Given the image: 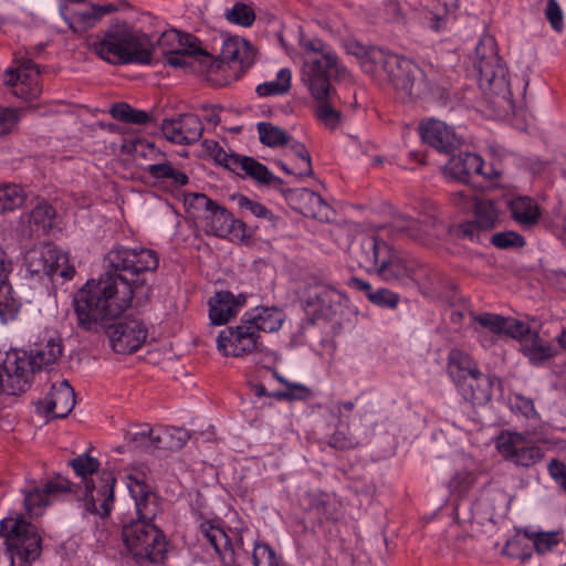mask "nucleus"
<instances>
[{
	"instance_id": "1",
	"label": "nucleus",
	"mask_w": 566,
	"mask_h": 566,
	"mask_svg": "<svg viewBox=\"0 0 566 566\" xmlns=\"http://www.w3.org/2000/svg\"><path fill=\"white\" fill-rule=\"evenodd\" d=\"M104 262V275L98 281H87L73 297L77 325L87 332H98L130 306L135 286L144 284L143 275L157 270L159 256L142 245L116 244L105 254Z\"/></svg>"
},
{
	"instance_id": "2",
	"label": "nucleus",
	"mask_w": 566,
	"mask_h": 566,
	"mask_svg": "<svg viewBox=\"0 0 566 566\" xmlns=\"http://www.w3.org/2000/svg\"><path fill=\"white\" fill-rule=\"evenodd\" d=\"M303 64L301 81L318 103L317 119L328 129L335 130L342 123V115L329 101L335 94L332 81L344 80L348 71L331 45L318 38L300 39Z\"/></svg>"
},
{
	"instance_id": "3",
	"label": "nucleus",
	"mask_w": 566,
	"mask_h": 566,
	"mask_svg": "<svg viewBox=\"0 0 566 566\" xmlns=\"http://www.w3.org/2000/svg\"><path fill=\"white\" fill-rule=\"evenodd\" d=\"M63 353L62 339L54 331H45L30 354L15 349L0 358V373L11 394L25 391L32 375L55 364Z\"/></svg>"
},
{
	"instance_id": "4",
	"label": "nucleus",
	"mask_w": 566,
	"mask_h": 566,
	"mask_svg": "<svg viewBox=\"0 0 566 566\" xmlns=\"http://www.w3.org/2000/svg\"><path fill=\"white\" fill-rule=\"evenodd\" d=\"M94 52L111 64H149L155 50L149 35L135 30L127 23L111 27L103 38L95 42Z\"/></svg>"
},
{
	"instance_id": "5",
	"label": "nucleus",
	"mask_w": 566,
	"mask_h": 566,
	"mask_svg": "<svg viewBox=\"0 0 566 566\" xmlns=\"http://www.w3.org/2000/svg\"><path fill=\"white\" fill-rule=\"evenodd\" d=\"M353 255L359 268L366 272H375L388 282L408 284L415 279L417 265L395 252L384 240L374 235L360 239L353 249Z\"/></svg>"
},
{
	"instance_id": "6",
	"label": "nucleus",
	"mask_w": 566,
	"mask_h": 566,
	"mask_svg": "<svg viewBox=\"0 0 566 566\" xmlns=\"http://www.w3.org/2000/svg\"><path fill=\"white\" fill-rule=\"evenodd\" d=\"M374 56L378 64L371 75L388 80L396 90L407 95H412L415 90L416 94H422L442 84L438 71L431 64L420 69L411 60L386 51L376 52Z\"/></svg>"
},
{
	"instance_id": "7",
	"label": "nucleus",
	"mask_w": 566,
	"mask_h": 566,
	"mask_svg": "<svg viewBox=\"0 0 566 566\" xmlns=\"http://www.w3.org/2000/svg\"><path fill=\"white\" fill-rule=\"evenodd\" d=\"M70 465L84 484L86 511L101 517H107L114 507V486L116 483L114 474L111 471L98 473V460L87 453L71 460Z\"/></svg>"
},
{
	"instance_id": "8",
	"label": "nucleus",
	"mask_w": 566,
	"mask_h": 566,
	"mask_svg": "<svg viewBox=\"0 0 566 566\" xmlns=\"http://www.w3.org/2000/svg\"><path fill=\"white\" fill-rule=\"evenodd\" d=\"M123 541L137 566H161L168 554V541L154 523L130 521L123 526Z\"/></svg>"
},
{
	"instance_id": "9",
	"label": "nucleus",
	"mask_w": 566,
	"mask_h": 566,
	"mask_svg": "<svg viewBox=\"0 0 566 566\" xmlns=\"http://www.w3.org/2000/svg\"><path fill=\"white\" fill-rule=\"evenodd\" d=\"M0 536L4 539L10 566H30L42 553V537L38 527L21 515L0 521Z\"/></svg>"
},
{
	"instance_id": "10",
	"label": "nucleus",
	"mask_w": 566,
	"mask_h": 566,
	"mask_svg": "<svg viewBox=\"0 0 566 566\" xmlns=\"http://www.w3.org/2000/svg\"><path fill=\"white\" fill-rule=\"evenodd\" d=\"M185 207L188 213L198 219L207 234L219 238L239 237L243 223L233 214L205 193L190 192L185 195Z\"/></svg>"
},
{
	"instance_id": "11",
	"label": "nucleus",
	"mask_w": 566,
	"mask_h": 566,
	"mask_svg": "<svg viewBox=\"0 0 566 566\" xmlns=\"http://www.w3.org/2000/svg\"><path fill=\"white\" fill-rule=\"evenodd\" d=\"M27 272L31 277L51 284H63L73 280L76 274L74 264L70 262L69 253L53 243L34 247L25 253Z\"/></svg>"
},
{
	"instance_id": "12",
	"label": "nucleus",
	"mask_w": 566,
	"mask_h": 566,
	"mask_svg": "<svg viewBox=\"0 0 566 566\" xmlns=\"http://www.w3.org/2000/svg\"><path fill=\"white\" fill-rule=\"evenodd\" d=\"M475 51L478 60L474 67L479 72L481 87L491 91L495 95H502L510 105V108H513L510 98L512 93L509 90V82L506 80V70L501 57L494 51L493 39L489 38L480 41Z\"/></svg>"
},
{
	"instance_id": "13",
	"label": "nucleus",
	"mask_w": 566,
	"mask_h": 566,
	"mask_svg": "<svg viewBox=\"0 0 566 566\" xmlns=\"http://www.w3.org/2000/svg\"><path fill=\"white\" fill-rule=\"evenodd\" d=\"M158 49L166 56V62L172 67L192 65L195 59L206 63L210 54L201 49L200 41L191 34H181L176 30L165 31L157 41Z\"/></svg>"
},
{
	"instance_id": "14",
	"label": "nucleus",
	"mask_w": 566,
	"mask_h": 566,
	"mask_svg": "<svg viewBox=\"0 0 566 566\" xmlns=\"http://www.w3.org/2000/svg\"><path fill=\"white\" fill-rule=\"evenodd\" d=\"M218 350L227 357H242L262 353L264 345L261 335L243 315L240 323L222 329L217 337Z\"/></svg>"
},
{
	"instance_id": "15",
	"label": "nucleus",
	"mask_w": 566,
	"mask_h": 566,
	"mask_svg": "<svg viewBox=\"0 0 566 566\" xmlns=\"http://www.w3.org/2000/svg\"><path fill=\"white\" fill-rule=\"evenodd\" d=\"M346 296L324 283L311 284L304 293V311L312 322L332 319L343 307Z\"/></svg>"
},
{
	"instance_id": "16",
	"label": "nucleus",
	"mask_w": 566,
	"mask_h": 566,
	"mask_svg": "<svg viewBox=\"0 0 566 566\" xmlns=\"http://www.w3.org/2000/svg\"><path fill=\"white\" fill-rule=\"evenodd\" d=\"M117 10L113 3L91 4L85 1H67L60 6V13L69 28L83 33L94 28L103 17Z\"/></svg>"
},
{
	"instance_id": "17",
	"label": "nucleus",
	"mask_w": 566,
	"mask_h": 566,
	"mask_svg": "<svg viewBox=\"0 0 566 566\" xmlns=\"http://www.w3.org/2000/svg\"><path fill=\"white\" fill-rule=\"evenodd\" d=\"M2 77L3 84L19 98L30 101L38 98L42 93L39 66L30 60L17 67H8Z\"/></svg>"
},
{
	"instance_id": "18",
	"label": "nucleus",
	"mask_w": 566,
	"mask_h": 566,
	"mask_svg": "<svg viewBox=\"0 0 566 566\" xmlns=\"http://www.w3.org/2000/svg\"><path fill=\"white\" fill-rule=\"evenodd\" d=\"M127 488L135 503L137 515L135 521L154 523L164 511L161 497L138 475L127 476Z\"/></svg>"
},
{
	"instance_id": "19",
	"label": "nucleus",
	"mask_w": 566,
	"mask_h": 566,
	"mask_svg": "<svg viewBox=\"0 0 566 566\" xmlns=\"http://www.w3.org/2000/svg\"><path fill=\"white\" fill-rule=\"evenodd\" d=\"M112 348L118 354H130L140 348L147 338V328L138 318H125L108 327Z\"/></svg>"
},
{
	"instance_id": "20",
	"label": "nucleus",
	"mask_w": 566,
	"mask_h": 566,
	"mask_svg": "<svg viewBox=\"0 0 566 566\" xmlns=\"http://www.w3.org/2000/svg\"><path fill=\"white\" fill-rule=\"evenodd\" d=\"M221 49L217 59L210 55L206 59V64L211 69H222L227 64L233 70H244L253 63L252 48L244 39L240 36H226L221 35Z\"/></svg>"
},
{
	"instance_id": "21",
	"label": "nucleus",
	"mask_w": 566,
	"mask_h": 566,
	"mask_svg": "<svg viewBox=\"0 0 566 566\" xmlns=\"http://www.w3.org/2000/svg\"><path fill=\"white\" fill-rule=\"evenodd\" d=\"M499 452L516 465L531 467L543 457L538 447L517 432H502L496 443Z\"/></svg>"
},
{
	"instance_id": "22",
	"label": "nucleus",
	"mask_w": 566,
	"mask_h": 566,
	"mask_svg": "<svg viewBox=\"0 0 566 566\" xmlns=\"http://www.w3.org/2000/svg\"><path fill=\"white\" fill-rule=\"evenodd\" d=\"M71 484L67 479L55 476L45 482L42 488L34 486L24 490V509L30 516H40L45 507L56 501L61 495L69 493Z\"/></svg>"
},
{
	"instance_id": "23",
	"label": "nucleus",
	"mask_w": 566,
	"mask_h": 566,
	"mask_svg": "<svg viewBox=\"0 0 566 566\" xmlns=\"http://www.w3.org/2000/svg\"><path fill=\"white\" fill-rule=\"evenodd\" d=\"M443 171L447 178L463 184L469 182L473 175L482 176L485 179H492L495 176L493 168L485 169V163L480 155L468 151H460L458 155L451 156Z\"/></svg>"
},
{
	"instance_id": "24",
	"label": "nucleus",
	"mask_w": 566,
	"mask_h": 566,
	"mask_svg": "<svg viewBox=\"0 0 566 566\" xmlns=\"http://www.w3.org/2000/svg\"><path fill=\"white\" fill-rule=\"evenodd\" d=\"M203 130L201 119L195 114H182L176 118L165 119L161 125L166 139L178 145L197 143Z\"/></svg>"
},
{
	"instance_id": "25",
	"label": "nucleus",
	"mask_w": 566,
	"mask_h": 566,
	"mask_svg": "<svg viewBox=\"0 0 566 566\" xmlns=\"http://www.w3.org/2000/svg\"><path fill=\"white\" fill-rule=\"evenodd\" d=\"M422 140L440 153L449 154L461 144L454 129L444 122L428 119L420 125Z\"/></svg>"
},
{
	"instance_id": "26",
	"label": "nucleus",
	"mask_w": 566,
	"mask_h": 566,
	"mask_svg": "<svg viewBox=\"0 0 566 566\" xmlns=\"http://www.w3.org/2000/svg\"><path fill=\"white\" fill-rule=\"evenodd\" d=\"M458 0H434L421 9L418 14L419 23L433 32L440 33L449 28L450 12L458 8Z\"/></svg>"
},
{
	"instance_id": "27",
	"label": "nucleus",
	"mask_w": 566,
	"mask_h": 566,
	"mask_svg": "<svg viewBox=\"0 0 566 566\" xmlns=\"http://www.w3.org/2000/svg\"><path fill=\"white\" fill-rule=\"evenodd\" d=\"M245 303V296H235L231 292L221 291L209 301V317L213 325H223L234 317Z\"/></svg>"
},
{
	"instance_id": "28",
	"label": "nucleus",
	"mask_w": 566,
	"mask_h": 566,
	"mask_svg": "<svg viewBox=\"0 0 566 566\" xmlns=\"http://www.w3.org/2000/svg\"><path fill=\"white\" fill-rule=\"evenodd\" d=\"M75 392L67 380L53 384L46 397L48 413L53 418L66 417L75 407Z\"/></svg>"
},
{
	"instance_id": "29",
	"label": "nucleus",
	"mask_w": 566,
	"mask_h": 566,
	"mask_svg": "<svg viewBox=\"0 0 566 566\" xmlns=\"http://www.w3.org/2000/svg\"><path fill=\"white\" fill-rule=\"evenodd\" d=\"M457 389L465 401L473 405L485 403L492 397L491 381L481 370L459 382Z\"/></svg>"
},
{
	"instance_id": "30",
	"label": "nucleus",
	"mask_w": 566,
	"mask_h": 566,
	"mask_svg": "<svg viewBox=\"0 0 566 566\" xmlns=\"http://www.w3.org/2000/svg\"><path fill=\"white\" fill-rule=\"evenodd\" d=\"M479 371L478 363L471 355L458 348L450 350L447 358V374L455 387L459 382L464 381L467 377Z\"/></svg>"
},
{
	"instance_id": "31",
	"label": "nucleus",
	"mask_w": 566,
	"mask_h": 566,
	"mask_svg": "<svg viewBox=\"0 0 566 566\" xmlns=\"http://www.w3.org/2000/svg\"><path fill=\"white\" fill-rule=\"evenodd\" d=\"M250 324L254 326L255 332L273 333L282 327L284 314L276 307H255L243 314Z\"/></svg>"
},
{
	"instance_id": "32",
	"label": "nucleus",
	"mask_w": 566,
	"mask_h": 566,
	"mask_svg": "<svg viewBox=\"0 0 566 566\" xmlns=\"http://www.w3.org/2000/svg\"><path fill=\"white\" fill-rule=\"evenodd\" d=\"M521 352L534 366H543L558 354L557 347L544 342L536 332L523 340Z\"/></svg>"
},
{
	"instance_id": "33",
	"label": "nucleus",
	"mask_w": 566,
	"mask_h": 566,
	"mask_svg": "<svg viewBox=\"0 0 566 566\" xmlns=\"http://www.w3.org/2000/svg\"><path fill=\"white\" fill-rule=\"evenodd\" d=\"M437 226L438 220L431 214H421L419 218L407 216L396 222L398 231L406 232L415 240H423L424 235L436 234Z\"/></svg>"
},
{
	"instance_id": "34",
	"label": "nucleus",
	"mask_w": 566,
	"mask_h": 566,
	"mask_svg": "<svg viewBox=\"0 0 566 566\" xmlns=\"http://www.w3.org/2000/svg\"><path fill=\"white\" fill-rule=\"evenodd\" d=\"M509 207L512 218L524 228L533 227L539 220V208L537 203L528 197L514 198L511 200Z\"/></svg>"
},
{
	"instance_id": "35",
	"label": "nucleus",
	"mask_w": 566,
	"mask_h": 566,
	"mask_svg": "<svg viewBox=\"0 0 566 566\" xmlns=\"http://www.w3.org/2000/svg\"><path fill=\"white\" fill-rule=\"evenodd\" d=\"M145 171L154 179L160 180L175 189L184 187L189 182V177L168 161L148 165Z\"/></svg>"
},
{
	"instance_id": "36",
	"label": "nucleus",
	"mask_w": 566,
	"mask_h": 566,
	"mask_svg": "<svg viewBox=\"0 0 566 566\" xmlns=\"http://www.w3.org/2000/svg\"><path fill=\"white\" fill-rule=\"evenodd\" d=\"M190 439L189 431L185 428L168 427L157 430L154 437V447L165 450H179Z\"/></svg>"
},
{
	"instance_id": "37",
	"label": "nucleus",
	"mask_w": 566,
	"mask_h": 566,
	"mask_svg": "<svg viewBox=\"0 0 566 566\" xmlns=\"http://www.w3.org/2000/svg\"><path fill=\"white\" fill-rule=\"evenodd\" d=\"M20 301L14 296L8 276L0 279V319L3 323L13 321L19 314Z\"/></svg>"
},
{
	"instance_id": "38",
	"label": "nucleus",
	"mask_w": 566,
	"mask_h": 566,
	"mask_svg": "<svg viewBox=\"0 0 566 566\" xmlns=\"http://www.w3.org/2000/svg\"><path fill=\"white\" fill-rule=\"evenodd\" d=\"M348 54L355 55L359 60L360 67L367 74H375L378 60L374 59L376 52H385L377 46H365L357 41H348L346 43Z\"/></svg>"
},
{
	"instance_id": "39",
	"label": "nucleus",
	"mask_w": 566,
	"mask_h": 566,
	"mask_svg": "<svg viewBox=\"0 0 566 566\" xmlns=\"http://www.w3.org/2000/svg\"><path fill=\"white\" fill-rule=\"evenodd\" d=\"M301 198L305 202V207L302 209V213L305 217L317 219L319 221L329 219L331 207L318 193L304 189L301 193Z\"/></svg>"
},
{
	"instance_id": "40",
	"label": "nucleus",
	"mask_w": 566,
	"mask_h": 566,
	"mask_svg": "<svg viewBox=\"0 0 566 566\" xmlns=\"http://www.w3.org/2000/svg\"><path fill=\"white\" fill-rule=\"evenodd\" d=\"M474 208V222L480 229H493L499 221V210L495 203L490 199L479 198L473 206Z\"/></svg>"
},
{
	"instance_id": "41",
	"label": "nucleus",
	"mask_w": 566,
	"mask_h": 566,
	"mask_svg": "<svg viewBox=\"0 0 566 566\" xmlns=\"http://www.w3.org/2000/svg\"><path fill=\"white\" fill-rule=\"evenodd\" d=\"M292 73L287 67L281 69L276 77L256 86V93L260 96L282 95L289 92L291 87Z\"/></svg>"
},
{
	"instance_id": "42",
	"label": "nucleus",
	"mask_w": 566,
	"mask_h": 566,
	"mask_svg": "<svg viewBox=\"0 0 566 566\" xmlns=\"http://www.w3.org/2000/svg\"><path fill=\"white\" fill-rule=\"evenodd\" d=\"M232 171L238 175L243 172L260 184H264L271 172L263 164L248 156H239L235 168Z\"/></svg>"
},
{
	"instance_id": "43",
	"label": "nucleus",
	"mask_w": 566,
	"mask_h": 566,
	"mask_svg": "<svg viewBox=\"0 0 566 566\" xmlns=\"http://www.w3.org/2000/svg\"><path fill=\"white\" fill-rule=\"evenodd\" d=\"M25 201L23 188L15 184L0 185V212L20 208Z\"/></svg>"
},
{
	"instance_id": "44",
	"label": "nucleus",
	"mask_w": 566,
	"mask_h": 566,
	"mask_svg": "<svg viewBox=\"0 0 566 566\" xmlns=\"http://www.w3.org/2000/svg\"><path fill=\"white\" fill-rule=\"evenodd\" d=\"M111 114L116 120L128 124L145 125L150 120L147 112L133 108L126 103L115 104L111 109Z\"/></svg>"
},
{
	"instance_id": "45",
	"label": "nucleus",
	"mask_w": 566,
	"mask_h": 566,
	"mask_svg": "<svg viewBox=\"0 0 566 566\" xmlns=\"http://www.w3.org/2000/svg\"><path fill=\"white\" fill-rule=\"evenodd\" d=\"M289 155L297 163V170H294L300 177H307L313 174L312 160L305 145L300 142H289Z\"/></svg>"
},
{
	"instance_id": "46",
	"label": "nucleus",
	"mask_w": 566,
	"mask_h": 566,
	"mask_svg": "<svg viewBox=\"0 0 566 566\" xmlns=\"http://www.w3.org/2000/svg\"><path fill=\"white\" fill-rule=\"evenodd\" d=\"M328 444L337 450H348L356 448L359 441L349 432L348 423L340 420L335 431L329 436Z\"/></svg>"
},
{
	"instance_id": "47",
	"label": "nucleus",
	"mask_w": 566,
	"mask_h": 566,
	"mask_svg": "<svg viewBox=\"0 0 566 566\" xmlns=\"http://www.w3.org/2000/svg\"><path fill=\"white\" fill-rule=\"evenodd\" d=\"M258 133L262 144L270 147H277L289 144V135L281 128L270 123H259Z\"/></svg>"
},
{
	"instance_id": "48",
	"label": "nucleus",
	"mask_w": 566,
	"mask_h": 566,
	"mask_svg": "<svg viewBox=\"0 0 566 566\" xmlns=\"http://www.w3.org/2000/svg\"><path fill=\"white\" fill-rule=\"evenodd\" d=\"M254 566H285L281 556L266 543H253Z\"/></svg>"
},
{
	"instance_id": "49",
	"label": "nucleus",
	"mask_w": 566,
	"mask_h": 566,
	"mask_svg": "<svg viewBox=\"0 0 566 566\" xmlns=\"http://www.w3.org/2000/svg\"><path fill=\"white\" fill-rule=\"evenodd\" d=\"M224 15L229 22L244 28L251 27L255 20L253 8L243 2L234 3Z\"/></svg>"
},
{
	"instance_id": "50",
	"label": "nucleus",
	"mask_w": 566,
	"mask_h": 566,
	"mask_svg": "<svg viewBox=\"0 0 566 566\" xmlns=\"http://www.w3.org/2000/svg\"><path fill=\"white\" fill-rule=\"evenodd\" d=\"M205 145L213 159L229 170H233L240 155L227 151L219 143L205 140Z\"/></svg>"
},
{
	"instance_id": "51",
	"label": "nucleus",
	"mask_w": 566,
	"mask_h": 566,
	"mask_svg": "<svg viewBox=\"0 0 566 566\" xmlns=\"http://www.w3.org/2000/svg\"><path fill=\"white\" fill-rule=\"evenodd\" d=\"M205 145L213 159L229 170H233L240 155L227 151L219 143L205 140Z\"/></svg>"
},
{
	"instance_id": "52",
	"label": "nucleus",
	"mask_w": 566,
	"mask_h": 566,
	"mask_svg": "<svg viewBox=\"0 0 566 566\" xmlns=\"http://www.w3.org/2000/svg\"><path fill=\"white\" fill-rule=\"evenodd\" d=\"M470 317L481 327L490 331L493 335H501L505 328V317L494 313L474 314L470 312Z\"/></svg>"
},
{
	"instance_id": "53",
	"label": "nucleus",
	"mask_w": 566,
	"mask_h": 566,
	"mask_svg": "<svg viewBox=\"0 0 566 566\" xmlns=\"http://www.w3.org/2000/svg\"><path fill=\"white\" fill-rule=\"evenodd\" d=\"M562 539V531L538 532L534 535L533 543L538 554H545L553 551Z\"/></svg>"
},
{
	"instance_id": "54",
	"label": "nucleus",
	"mask_w": 566,
	"mask_h": 566,
	"mask_svg": "<svg viewBox=\"0 0 566 566\" xmlns=\"http://www.w3.org/2000/svg\"><path fill=\"white\" fill-rule=\"evenodd\" d=\"M368 301L378 307L395 310L400 302V295L388 289L380 287L368 294Z\"/></svg>"
},
{
	"instance_id": "55",
	"label": "nucleus",
	"mask_w": 566,
	"mask_h": 566,
	"mask_svg": "<svg viewBox=\"0 0 566 566\" xmlns=\"http://www.w3.org/2000/svg\"><path fill=\"white\" fill-rule=\"evenodd\" d=\"M55 217V209L48 202L36 205L30 214V221L42 229L51 228Z\"/></svg>"
},
{
	"instance_id": "56",
	"label": "nucleus",
	"mask_w": 566,
	"mask_h": 566,
	"mask_svg": "<svg viewBox=\"0 0 566 566\" xmlns=\"http://www.w3.org/2000/svg\"><path fill=\"white\" fill-rule=\"evenodd\" d=\"M490 241L497 249H513L525 245L523 235L514 231L496 232L491 237Z\"/></svg>"
},
{
	"instance_id": "57",
	"label": "nucleus",
	"mask_w": 566,
	"mask_h": 566,
	"mask_svg": "<svg viewBox=\"0 0 566 566\" xmlns=\"http://www.w3.org/2000/svg\"><path fill=\"white\" fill-rule=\"evenodd\" d=\"M21 118V113L17 108L0 107V136L12 133Z\"/></svg>"
},
{
	"instance_id": "58",
	"label": "nucleus",
	"mask_w": 566,
	"mask_h": 566,
	"mask_svg": "<svg viewBox=\"0 0 566 566\" xmlns=\"http://www.w3.org/2000/svg\"><path fill=\"white\" fill-rule=\"evenodd\" d=\"M534 332L531 331L530 326L521 321L505 317V328L502 334H505L512 338L518 339L521 347L523 340L531 336Z\"/></svg>"
},
{
	"instance_id": "59",
	"label": "nucleus",
	"mask_w": 566,
	"mask_h": 566,
	"mask_svg": "<svg viewBox=\"0 0 566 566\" xmlns=\"http://www.w3.org/2000/svg\"><path fill=\"white\" fill-rule=\"evenodd\" d=\"M239 207L245 211L251 213L252 216L261 219L273 220L274 216L271 210H269L264 205L254 201L248 197L241 196L239 198Z\"/></svg>"
},
{
	"instance_id": "60",
	"label": "nucleus",
	"mask_w": 566,
	"mask_h": 566,
	"mask_svg": "<svg viewBox=\"0 0 566 566\" xmlns=\"http://www.w3.org/2000/svg\"><path fill=\"white\" fill-rule=\"evenodd\" d=\"M545 15L552 28L560 33L564 30L563 11L556 0H548L545 8Z\"/></svg>"
},
{
	"instance_id": "61",
	"label": "nucleus",
	"mask_w": 566,
	"mask_h": 566,
	"mask_svg": "<svg viewBox=\"0 0 566 566\" xmlns=\"http://www.w3.org/2000/svg\"><path fill=\"white\" fill-rule=\"evenodd\" d=\"M547 471L558 488L566 493V464L558 459H552L547 464Z\"/></svg>"
},
{
	"instance_id": "62",
	"label": "nucleus",
	"mask_w": 566,
	"mask_h": 566,
	"mask_svg": "<svg viewBox=\"0 0 566 566\" xmlns=\"http://www.w3.org/2000/svg\"><path fill=\"white\" fill-rule=\"evenodd\" d=\"M474 478L469 471L457 472L449 481V488L459 493L467 492L473 484Z\"/></svg>"
},
{
	"instance_id": "63",
	"label": "nucleus",
	"mask_w": 566,
	"mask_h": 566,
	"mask_svg": "<svg viewBox=\"0 0 566 566\" xmlns=\"http://www.w3.org/2000/svg\"><path fill=\"white\" fill-rule=\"evenodd\" d=\"M479 198L474 191L470 188L459 190L452 193V201L462 210H469L473 208Z\"/></svg>"
},
{
	"instance_id": "64",
	"label": "nucleus",
	"mask_w": 566,
	"mask_h": 566,
	"mask_svg": "<svg viewBox=\"0 0 566 566\" xmlns=\"http://www.w3.org/2000/svg\"><path fill=\"white\" fill-rule=\"evenodd\" d=\"M512 408L521 412L526 418L536 416V410L533 400L522 395H516L514 397Z\"/></svg>"
}]
</instances>
